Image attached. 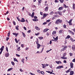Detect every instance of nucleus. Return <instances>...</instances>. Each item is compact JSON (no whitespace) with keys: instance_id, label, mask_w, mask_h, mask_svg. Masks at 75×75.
<instances>
[{"instance_id":"obj_55","label":"nucleus","mask_w":75,"mask_h":75,"mask_svg":"<svg viewBox=\"0 0 75 75\" xmlns=\"http://www.w3.org/2000/svg\"><path fill=\"white\" fill-rule=\"evenodd\" d=\"M20 47H19L17 49V50L19 51H20Z\"/></svg>"},{"instance_id":"obj_38","label":"nucleus","mask_w":75,"mask_h":75,"mask_svg":"<svg viewBox=\"0 0 75 75\" xmlns=\"http://www.w3.org/2000/svg\"><path fill=\"white\" fill-rule=\"evenodd\" d=\"M11 63L12 65H15V64H14V62H11Z\"/></svg>"},{"instance_id":"obj_29","label":"nucleus","mask_w":75,"mask_h":75,"mask_svg":"<svg viewBox=\"0 0 75 75\" xmlns=\"http://www.w3.org/2000/svg\"><path fill=\"white\" fill-rule=\"evenodd\" d=\"M56 34V31H53V32L52 33V34L53 35H54V34Z\"/></svg>"},{"instance_id":"obj_26","label":"nucleus","mask_w":75,"mask_h":75,"mask_svg":"<svg viewBox=\"0 0 75 75\" xmlns=\"http://www.w3.org/2000/svg\"><path fill=\"white\" fill-rule=\"evenodd\" d=\"M38 38L39 40H42V39H43V37H38Z\"/></svg>"},{"instance_id":"obj_10","label":"nucleus","mask_w":75,"mask_h":75,"mask_svg":"<svg viewBox=\"0 0 75 75\" xmlns=\"http://www.w3.org/2000/svg\"><path fill=\"white\" fill-rule=\"evenodd\" d=\"M21 19L22 20H21V22L23 23V22H25V20L24 19V18H22Z\"/></svg>"},{"instance_id":"obj_4","label":"nucleus","mask_w":75,"mask_h":75,"mask_svg":"<svg viewBox=\"0 0 75 75\" xmlns=\"http://www.w3.org/2000/svg\"><path fill=\"white\" fill-rule=\"evenodd\" d=\"M9 55H10V54L8 53H6L5 54V56L6 57H8L9 56Z\"/></svg>"},{"instance_id":"obj_62","label":"nucleus","mask_w":75,"mask_h":75,"mask_svg":"<svg viewBox=\"0 0 75 75\" xmlns=\"http://www.w3.org/2000/svg\"><path fill=\"white\" fill-rule=\"evenodd\" d=\"M23 28L24 29H25V30H27V28H26L25 27H24Z\"/></svg>"},{"instance_id":"obj_27","label":"nucleus","mask_w":75,"mask_h":75,"mask_svg":"<svg viewBox=\"0 0 75 75\" xmlns=\"http://www.w3.org/2000/svg\"><path fill=\"white\" fill-rule=\"evenodd\" d=\"M22 33L23 35V37H25L26 36L25 35V33H24V32H22Z\"/></svg>"},{"instance_id":"obj_30","label":"nucleus","mask_w":75,"mask_h":75,"mask_svg":"<svg viewBox=\"0 0 75 75\" xmlns=\"http://www.w3.org/2000/svg\"><path fill=\"white\" fill-rule=\"evenodd\" d=\"M21 61L22 62H23V64H24V59L23 58Z\"/></svg>"},{"instance_id":"obj_47","label":"nucleus","mask_w":75,"mask_h":75,"mask_svg":"<svg viewBox=\"0 0 75 75\" xmlns=\"http://www.w3.org/2000/svg\"><path fill=\"white\" fill-rule=\"evenodd\" d=\"M10 31H9V32L7 34L8 37H9V36L10 35Z\"/></svg>"},{"instance_id":"obj_31","label":"nucleus","mask_w":75,"mask_h":75,"mask_svg":"<svg viewBox=\"0 0 75 75\" xmlns=\"http://www.w3.org/2000/svg\"><path fill=\"white\" fill-rule=\"evenodd\" d=\"M13 60L15 61H16V62H18V60H17V59H16V58H15L13 59Z\"/></svg>"},{"instance_id":"obj_22","label":"nucleus","mask_w":75,"mask_h":75,"mask_svg":"<svg viewBox=\"0 0 75 75\" xmlns=\"http://www.w3.org/2000/svg\"><path fill=\"white\" fill-rule=\"evenodd\" d=\"M57 13H58L59 15H60V16H61V15H62V12H61V11H58L57 12Z\"/></svg>"},{"instance_id":"obj_51","label":"nucleus","mask_w":75,"mask_h":75,"mask_svg":"<svg viewBox=\"0 0 75 75\" xmlns=\"http://www.w3.org/2000/svg\"><path fill=\"white\" fill-rule=\"evenodd\" d=\"M28 16H31V13H28Z\"/></svg>"},{"instance_id":"obj_3","label":"nucleus","mask_w":75,"mask_h":75,"mask_svg":"<svg viewBox=\"0 0 75 75\" xmlns=\"http://www.w3.org/2000/svg\"><path fill=\"white\" fill-rule=\"evenodd\" d=\"M64 68V67H63V66H59L57 67L56 68V69H60L61 68Z\"/></svg>"},{"instance_id":"obj_20","label":"nucleus","mask_w":75,"mask_h":75,"mask_svg":"<svg viewBox=\"0 0 75 75\" xmlns=\"http://www.w3.org/2000/svg\"><path fill=\"white\" fill-rule=\"evenodd\" d=\"M40 47H41V45L40 44L37 45V48L38 49H39V48H40Z\"/></svg>"},{"instance_id":"obj_11","label":"nucleus","mask_w":75,"mask_h":75,"mask_svg":"<svg viewBox=\"0 0 75 75\" xmlns=\"http://www.w3.org/2000/svg\"><path fill=\"white\" fill-rule=\"evenodd\" d=\"M48 6H47L45 8V11H48Z\"/></svg>"},{"instance_id":"obj_50","label":"nucleus","mask_w":75,"mask_h":75,"mask_svg":"<svg viewBox=\"0 0 75 75\" xmlns=\"http://www.w3.org/2000/svg\"><path fill=\"white\" fill-rule=\"evenodd\" d=\"M16 55L17 57H20V55L17 54H16Z\"/></svg>"},{"instance_id":"obj_33","label":"nucleus","mask_w":75,"mask_h":75,"mask_svg":"<svg viewBox=\"0 0 75 75\" xmlns=\"http://www.w3.org/2000/svg\"><path fill=\"white\" fill-rule=\"evenodd\" d=\"M35 28L36 29V30H39V28H38V27L37 26H35Z\"/></svg>"},{"instance_id":"obj_5","label":"nucleus","mask_w":75,"mask_h":75,"mask_svg":"<svg viewBox=\"0 0 75 75\" xmlns=\"http://www.w3.org/2000/svg\"><path fill=\"white\" fill-rule=\"evenodd\" d=\"M48 15V14H43V18H45L46 17V16H47Z\"/></svg>"},{"instance_id":"obj_21","label":"nucleus","mask_w":75,"mask_h":75,"mask_svg":"<svg viewBox=\"0 0 75 75\" xmlns=\"http://www.w3.org/2000/svg\"><path fill=\"white\" fill-rule=\"evenodd\" d=\"M32 20H33V21H38V19H32Z\"/></svg>"},{"instance_id":"obj_42","label":"nucleus","mask_w":75,"mask_h":75,"mask_svg":"<svg viewBox=\"0 0 75 75\" xmlns=\"http://www.w3.org/2000/svg\"><path fill=\"white\" fill-rule=\"evenodd\" d=\"M6 51L8 52V47H6Z\"/></svg>"},{"instance_id":"obj_7","label":"nucleus","mask_w":75,"mask_h":75,"mask_svg":"<svg viewBox=\"0 0 75 75\" xmlns=\"http://www.w3.org/2000/svg\"><path fill=\"white\" fill-rule=\"evenodd\" d=\"M71 68H70L68 70L66 71H65V72H66V73H68L69 72H70V71H71Z\"/></svg>"},{"instance_id":"obj_43","label":"nucleus","mask_w":75,"mask_h":75,"mask_svg":"<svg viewBox=\"0 0 75 75\" xmlns=\"http://www.w3.org/2000/svg\"><path fill=\"white\" fill-rule=\"evenodd\" d=\"M66 55H67V53H65L63 54V56L64 57H65V56H66Z\"/></svg>"},{"instance_id":"obj_45","label":"nucleus","mask_w":75,"mask_h":75,"mask_svg":"<svg viewBox=\"0 0 75 75\" xmlns=\"http://www.w3.org/2000/svg\"><path fill=\"white\" fill-rule=\"evenodd\" d=\"M15 40L16 43H18V41L17 40V38H15Z\"/></svg>"},{"instance_id":"obj_2","label":"nucleus","mask_w":75,"mask_h":75,"mask_svg":"<svg viewBox=\"0 0 75 75\" xmlns=\"http://www.w3.org/2000/svg\"><path fill=\"white\" fill-rule=\"evenodd\" d=\"M67 46H66L65 47H64L63 48L61 49V51L62 52V51H65L66 49H67Z\"/></svg>"},{"instance_id":"obj_14","label":"nucleus","mask_w":75,"mask_h":75,"mask_svg":"<svg viewBox=\"0 0 75 75\" xmlns=\"http://www.w3.org/2000/svg\"><path fill=\"white\" fill-rule=\"evenodd\" d=\"M62 59H67V57H65V56H63L61 57Z\"/></svg>"},{"instance_id":"obj_15","label":"nucleus","mask_w":75,"mask_h":75,"mask_svg":"<svg viewBox=\"0 0 75 75\" xmlns=\"http://www.w3.org/2000/svg\"><path fill=\"white\" fill-rule=\"evenodd\" d=\"M63 9V7H60L59 8V9H58V10H59V11H61V10H62V9Z\"/></svg>"},{"instance_id":"obj_23","label":"nucleus","mask_w":75,"mask_h":75,"mask_svg":"<svg viewBox=\"0 0 75 75\" xmlns=\"http://www.w3.org/2000/svg\"><path fill=\"white\" fill-rule=\"evenodd\" d=\"M73 8L74 10H75V4H73Z\"/></svg>"},{"instance_id":"obj_13","label":"nucleus","mask_w":75,"mask_h":75,"mask_svg":"<svg viewBox=\"0 0 75 75\" xmlns=\"http://www.w3.org/2000/svg\"><path fill=\"white\" fill-rule=\"evenodd\" d=\"M70 67L71 68H73V63L72 62H71L70 63Z\"/></svg>"},{"instance_id":"obj_53","label":"nucleus","mask_w":75,"mask_h":75,"mask_svg":"<svg viewBox=\"0 0 75 75\" xmlns=\"http://www.w3.org/2000/svg\"><path fill=\"white\" fill-rule=\"evenodd\" d=\"M44 47H43L42 48V51H41L40 52V53H42V51H43V50H44Z\"/></svg>"},{"instance_id":"obj_32","label":"nucleus","mask_w":75,"mask_h":75,"mask_svg":"<svg viewBox=\"0 0 75 75\" xmlns=\"http://www.w3.org/2000/svg\"><path fill=\"white\" fill-rule=\"evenodd\" d=\"M72 19H70V20L68 22V23H71V22H72Z\"/></svg>"},{"instance_id":"obj_48","label":"nucleus","mask_w":75,"mask_h":75,"mask_svg":"<svg viewBox=\"0 0 75 75\" xmlns=\"http://www.w3.org/2000/svg\"><path fill=\"white\" fill-rule=\"evenodd\" d=\"M39 34H40V33H35V35H36L37 36L38 35H39Z\"/></svg>"},{"instance_id":"obj_63","label":"nucleus","mask_w":75,"mask_h":75,"mask_svg":"<svg viewBox=\"0 0 75 75\" xmlns=\"http://www.w3.org/2000/svg\"><path fill=\"white\" fill-rule=\"evenodd\" d=\"M20 71H21V72H23V70L21 69H20Z\"/></svg>"},{"instance_id":"obj_37","label":"nucleus","mask_w":75,"mask_h":75,"mask_svg":"<svg viewBox=\"0 0 75 75\" xmlns=\"http://www.w3.org/2000/svg\"><path fill=\"white\" fill-rule=\"evenodd\" d=\"M55 18H56V17H57V18H58V17H59V15H56L54 16Z\"/></svg>"},{"instance_id":"obj_46","label":"nucleus","mask_w":75,"mask_h":75,"mask_svg":"<svg viewBox=\"0 0 75 75\" xmlns=\"http://www.w3.org/2000/svg\"><path fill=\"white\" fill-rule=\"evenodd\" d=\"M41 74H42V75H44V72L43 71H41Z\"/></svg>"},{"instance_id":"obj_57","label":"nucleus","mask_w":75,"mask_h":75,"mask_svg":"<svg viewBox=\"0 0 75 75\" xmlns=\"http://www.w3.org/2000/svg\"><path fill=\"white\" fill-rule=\"evenodd\" d=\"M42 24L43 25H45V24H47V22H44Z\"/></svg>"},{"instance_id":"obj_17","label":"nucleus","mask_w":75,"mask_h":75,"mask_svg":"<svg viewBox=\"0 0 75 75\" xmlns=\"http://www.w3.org/2000/svg\"><path fill=\"white\" fill-rule=\"evenodd\" d=\"M4 48V46H2L0 49L1 51H3Z\"/></svg>"},{"instance_id":"obj_60","label":"nucleus","mask_w":75,"mask_h":75,"mask_svg":"<svg viewBox=\"0 0 75 75\" xmlns=\"http://www.w3.org/2000/svg\"><path fill=\"white\" fill-rule=\"evenodd\" d=\"M13 25H16V22H15L14 21L13 22Z\"/></svg>"},{"instance_id":"obj_1","label":"nucleus","mask_w":75,"mask_h":75,"mask_svg":"<svg viewBox=\"0 0 75 75\" xmlns=\"http://www.w3.org/2000/svg\"><path fill=\"white\" fill-rule=\"evenodd\" d=\"M62 23V20L60 19H58L55 22V23L57 24H59Z\"/></svg>"},{"instance_id":"obj_52","label":"nucleus","mask_w":75,"mask_h":75,"mask_svg":"<svg viewBox=\"0 0 75 75\" xmlns=\"http://www.w3.org/2000/svg\"><path fill=\"white\" fill-rule=\"evenodd\" d=\"M41 52H40L39 51H38L36 53V54H41Z\"/></svg>"},{"instance_id":"obj_18","label":"nucleus","mask_w":75,"mask_h":75,"mask_svg":"<svg viewBox=\"0 0 75 75\" xmlns=\"http://www.w3.org/2000/svg\"><path fill=\"white\" fill-rule=\"evenodd\" d=\"M71 38V36L69 35H68L67 36V37L65 38L66 39H69Z\"/></svg>"},{"instance_id":"obj_35","label":"nucleus","mask_w":75,"mask_h":75,"mask_svg":"<svg viewBox=\"0 0 75 75\" xmlns=\"http://www.w3.org/2000/svg\"><path fill=\"white\" fill-rule=\"evenodd\" d=\"M62 30H60L59 32V34H61V33H62Z\"/></svg>"},{"instance_id":"obj_59","label":"nucleus","mask_w":75,"mask_h":75,"mask_svg":"<svg viewBox=\"0 0 75 75\" xmlns=\"http://www.w3.org/2000/svg\"><path fill=\"white\" fill-rule=\"evenodd\" d=\"M21 46L22 47V48H24V44H21Z\"/></svg>"},{"instance_id":"obj_25","label":"nucleus","mask_w":75,"mask_h":75,"mask_svg":"<svg viewBox=\"0 0 75 75\" xmlns=\"http://www.w3.org/2000/svg\"><path fill=\"white\" fill-rule=\"evenodd\" d=\"M63 6L64 7H65V8H68L69 7L68 6H67V5H66L64 4L63 5Z\"/></svg>"},{"instance_id":"obj_58","label":"nucleus","mask_w":75,"mask_h":75,"mask_svg":"<svg viewBox=\"0 0 75 75\" xmlns=\"http://www.w3.org/2000/svg\"><path fill=\"white\" fill-rule=\"evenodd\" d=\"M15 27L16 30H18L19 29L18 28H17V27L16 26Z\"/></svg>"},{"instance_id":"obj_34","label":"nucleus","mask_w":75,"mask_h":75,"mask_svg":"<svg viewBox=\"0 0 75 75\" xmlns=\"http://www.w3.org/2000/svg\"><path fill=\"white\" fill-rule=\"evenodd\" d=\"M42 1V0H38V3L40 4H41V1Z\"/></svg>"},{"instance_id":"obj_39","label":"nucleus","mask_w":75,"mask_h":75,"mask_svg":"<svg viewBox=\"0 0 75 75\" xmlns=\"http://www.w3.org/2000/svg\"><path fill=\"white\" fill-rule=\"evenodd\" d=\"M16 18L18 21H21V20H20V19L19 18H18V17H17Z\"/></svg>"},{"instance_id":"obj_49","label":"nucleus","mask_w":75,"mask_h":75,"mask_svg":"<svg viewBox=\"0 0 75 75\" xmlns=\"http://www.w3.org/2000/svg\"><path fill=\"white\" fill-rule=\"evenodd\" d=\"M50 14L51 15H52V14H54V12H53V11H51L50 12Z\"/></svg>"},{"instance_id":"obj_16","label":"nucleus","mask_w":75,"mask_h":75,"mask_svg":"<svg viewBox=\"0 0 75 75\" xmlns=\"http://www.w3.org/2000/svg\"><path fill=\"white\" fill-rule=\"evenodd\" d=\"M42 65L43 66L42 67V68H44L46 67V65H45V64H42Z\"/></svg>"},{"instance_id":"obj_28","label":"nucleus","mask_w":75,"mask_h":75,"mask_svg":"<svg viewBox=\"0 0 75 75\" xmlns=\"http://www.w3.org/2000/svg\"><path fill=\"white\" fill-rule=\"evenodd\" d=\"M58 36H57L54 39V40L55 41H57V40H58Z\"/></svg>"},{"instance_id":"obj_24","label":"nucleus","mask_w":75,"mask_h":75,"mask_svg":"<svg viewBox=\"0 0 75 75\" xmlns=\"http://www.w3.org/2000/svg\"><path fill=\"white\" fill-rule=\"evenodd\" d=\"M34 12H33L31 15L32 18H33V17H34Z\"/></svg>"},{"instance_id":"obj_41","label":"nucleus","mask_w":75,"mask_h":75,"mask_svg":"<svg viewBox=\"0 0 75 75\" xmlns=\"http://www.w3.org/2000/svg\"><path fill=\"white\" fill-rule=\"evenodd\" d=\"M63 27L64 28H67V26H66V25L64 24L63 25Z\"/></svg>"},{"instance_id":"obj_36","label":"nucleus","mask_w":75,"mask_h":75,"mask_svg":"<svg viewBox=\"0 0 75 75\" xmlns=\"http://www.w3.org/2000/svg\"><path fill=\"white\" fill-rule=\"evenodd\" d=\"M60 62V61H56V62L57 64H59V62Z\"/></svg>"},{"instance_id":"obj_56","label":"nucleus","mask_w":75,"mask_h":75,"mask_svg":"<svg viewBox=\"0 0 75 75\" xmlns=\"http://www.w3.org/2000/svg\"><path fill=\"white\" fill-rule=\"evenodd\" d=\"M55 3H58V1L57 0H55L54 1Z\"/></svg>"},{"instance_id":"obj_61","label":"nucleus","mask_w":75,"mask_h":75,"mask_svg":"<svg viewBox=\"0 0 75 75\" xmlns=\"http://www.w3.org/2000/svg\"><path fill=\"white\" fill-rule=\"evenodd\" d=\"M46 35H47V36H48L49 35V33L48 32H47Z\"/></svg>"},{"instance_id":"obj_6","label":"nucleus","mask_w":75,"mask_h":75,"mask_svg":"<svg viewBox=\"0 0 75 75\" xmlns=\"http://www.w3.org/2000/svg\"><path fill=\"white\" fill-rule=\"evenodd\" d=\"M12 34H13V35H16V37H17L18 35V33H13Z\"/></svg>"},{"instance_id":"obj_12","label":"nucleus","mask_w":75,"mask_h":75,"mask_svg":"<svg viewBox=\"0 0 75 75\" xmlns=\"http://www.w3.org/2000/svg\"><path fill=\"white\" fill-rule=\"evenodd\" d=\"M72 50H73V51H75V45H73L72 47Z\"/></svg>"},{"instance_id":"obj_40","label":"nucleus","mask_w":75,"mask_h":75,"mask_svg":"<svg viewBox=\"0 0 75 75\" xmlns=\"http://www.w3.org/2000/svg\"><path fill=\"white\" fill-rule=\"evenodd\" d=\"M37 72L38 73H39V74H40V73H41V71L39 70H38L37 71Z\"/></svg>"},{"instance_id":"obj_8","label":"nucleus","mask_w":75,"mask_h":75,"mask_svg":"<svg viewBox=\"0 0 75 75\" xmlns=\"http://www.w3.org/2000/svg\"><path fill=\"white\" fill-rule=\"evenodd\" d=\"M49 29L48 28H46L44 29L43 30V33H45V32H47L48 30Z\"/></svg>"},{"instance_id":"obj_19","label":"nucleus","mask_w":75,"mask_h":75,"mask_svg":"<svg viewBox=\"0 0 75 75\" xmlns=\"http://www.w3.org/2000/svg\"><path fill=\"white\" fill-rule=\"evenodd\" d=\"M13 69V68L12 67L10 68H9L8 70L7 71L9 72V71H11V70H12V69Z\"/></svg>"},{"instance_id":"obj_64","label":"nucleus","mask_w":75,"mask_h":75,"mask_svg":"<svg viewBox=\"0 0 75 75\" xmlns=\"http://www.w3.org/2000/svg\"><path fill=\"white\" fill-rule=\"evenodd\" d=\"M70 56H72V53H70Z\"/></svg>"},{"instance_id":"obj_44","label":"nucleus","mask_w":75,"mask_h":75,"mask_svg":"<svg viewBox=\"0 0 75 75\" xmlns=\"http://www.w3.org/2000/svg\"><path fill=\"white\" fill-rule=\"evenodd\" d=\"M59 1H60V2H61V3H63V2H64V0H59Z\"/></svg>"},{"instance_id":"obj_54","label":"nucleus","mask_w":75,"mask_h":75,"mask_svg":"<svg viewBox=\"0 0 75 75\" xmlns=\"http://www.w3.org/2000/svg\"><path fill=\"white\" fill-rule=\"evenodd\" d=\"M50 21H51V20H47V23H49V22H50Z\"/></svg>"},{"instance_id":"obj_9","label":"nucleus","mask_w":75,"mask_h":75,"mask_svg":"<svg viewBox=\"0 0 75 75\" xmlns=\"http://www.w3.org/2000/svg\"><path fill=\"white\" fill-rule=\"evenodd\" d=\"M74 74V72L73 71H70V75H73Z\"/></svg>"}]
</instances>
